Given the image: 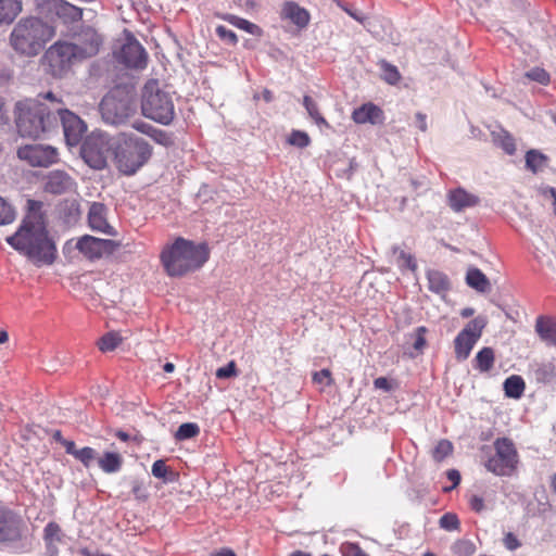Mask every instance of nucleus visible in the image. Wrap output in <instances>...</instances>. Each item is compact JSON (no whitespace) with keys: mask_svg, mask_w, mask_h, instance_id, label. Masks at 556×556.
I'll list each match as a JSON object with an SVG mask.
<instances>
[{"mask_svg":"<svg viewBox=\"0 0 556 556\" xmlns=\"http://www.w3.org/2000/svg\"><path fill=\"white\" fill-rule=\"evenodd\" d=\"M61 444L65 447V451L67 454L75 457L78 448L76 447V444L74 441L71 440H61Z\"/></svg>","mask_w":556,"mask_h":556,"instance_id":"0e129e2a","label":"nucleus"},{"mask_svg":"<svg viewBox=\"0 0 556 556\" xmlns=\"http://www.w3.org/2000/svg\"><path fill=\"white\" fill-rule=\"evenodd\" d=\"M535 332L546 344L556 346V318L539 316L535 320Z\"/></svg>","mask_w":556,"mask_h":556,"instance_id":"412c9836","label":"nucleus"},{"mask_svg":"<svg viewBox=\"0 0 556 556\" xmlns=\"http://www.w3.org/2000/svg\"><path fill=\"white\" fill-rule=\"evenodd\" d=\"M495 454L484 464L488 471L496 476H510L518 464V453L511 440L498 438L494 441Z\"/></svg>","mask_w":556,"mask_h":556,"instance_id":"6e6552de","label":"nucleus"},{"mask_svg":"<svg viewBox=\"0 0 556 556\" xmlns=\"http://www.w3.org/2000/svg\"><path fill=\"white\" fill-rule=\"evenodd\" d=\"M477 341L469 336L457 334L454 341L456 358L458 361L467 359Z\"/></svg>","mask_w":556,"mask_h":556,"instance_id":"c85d7f7f","label":"nucleus"},{"mask_svg":"<svg viewBox=\"0 0 556 556\" xmlns=\"http://www.w3.org/2000/svg\"><path fill=\"white\" fill-rule=\"evenodd\" d=\"M458 552L464 556H469L475 552V545L469 541H460L457 544Z\"/></svg>","mask_w":556,"mask_h":556,"instance_id":"bf43d9fd","label":"nucleus"},{"mask_svg":"<svg viewBox=\"0 0 556 556\" xmlns=\"http://www.w3.org/2000/svg\"><path fill=\"white\" fill-rule=\"evenodd\" d=\"M73 42L78 50V56L87 59L99 53L103 45V37L94 28L85 26L74 34Z\"/></svg>","mask_w":556,"mask_h":556,"instance_id":"4468645a","label":"nucleus"},{"mask_svg":"<svg viewBox=\"0 0 556 556\" xmlns=\"http://www.w3.org/2000/svg\"><path fill=\"white\" fill-rule=\"evenodd\" d=\"M122 342V337L117 332H108L98 341V346L102 352L115 350Z\"/></svg>","mask_w":556,"mask_h":556,"instance_id":"4c0bfd02","label":"nucleus"},{"mask_svg":"<svg viewBox=\"0 0 556 556\" xmlns=\"http://www.w3.org/2000/svg\"><path fill=\"white\" fill-rule=\"evenodd\" d=\"M379 65L382 71V78L384 81L390 85H396L401 80V74L394 65L384 60L381 61Z\"/></svg>","mask_w":556,"mask_h":556,"instance_id":"58836bf2","label":"nucleus"},{"mask_svg":"<svg viewBox=\"0 0 556 556\" xmlns=\"http://www.w3.org/2000/svg\"><path fill=\"white\" fill-rule=\"evenodd\" d=\"M17 156L30 166L48 167L58 161V151L51 146L26 144L17 150Z\"/></svg>","mask_w":556,"mask_h":556,"instance_id":"f8f14e48","label":"nucleus"},{"mask_svg":"<svg viewBox=\"0 0 556 556\" xmlns=\"http://www.w3.org/2000/svg\"><path fill=\"white\" fill-rule=\"evenodd\" d=\"M36 8L46 17L56 16L64 23L77 22L83 16L81 9L65 0H36Z\"/></svg>","mask_w":556,"mask_h":556,"instance_id":"9d476101","label":"nucleus"},{"mask_svg":"<svg viewBox=\"0 0 556 556\" xmlns=\"http://www.w3.org/2000/svg\"><path fill=\"white\" fill-rule=\"evenodd\" d=\"M45 539L48 542L61 541V528L55 522H49L45 528Z\"/></svg>","mask_w":556,"mask_h":556,"instance_id":"de8ad7c7","label":"nucleus"},{"mask_svg":"<svg viewBox=\"0 0 556 556\" xmlns=\"http://www.w3.org/2000/svg\"><path fill=\"white\" fill-rule=\"evenodd\" d=\"M392 252L394 255H397V265L401 268H408L410 270H416L417 264L412 254L406 253L405 251L401 250L399 247H393Z\"/></svg>","mask_w":556,"mask_h":556,"instance_id":"ea45409f","label":"nucleus"},{"mask_svg":"<svg viewBox=\"0 0 556 556\" xmlns=\"http://www.w3.org/2000/svg\"><path fill=\"white\" fill-rule=\"evenodd\" d=\"M54 37V29L34 16L21 18L12 28L10 47L20 55L36 56Z\"/></svg>","mask_w":556,"mask_h":556,"instance_id":"20e7f679","label":"nucleus"},{"mask_svg":"<svg viewBox=\"0 0 556 556\" xmlns=\"http://www.w3.org/2000/svg\"><path fill=\"white\" fill-rule=\"evenodd\" d=\"M210 257L205 243L195 244L184 238H177L161 253L162 265L170 277H181L201 268Z\"/></svg>","mask_w":556,"mask_h":556,"instance_id":"7ed1b4c3","label":"nucleus"},{"mask_svg":"<svg viewBox=\"0 0 556 556\" xmlns=\"http://www.w3.org/2000/svg\"><path fill=\"white\" fill-rule=\"evenodd\" d=\"M439 525L444 530L453 531L459 528V520L455 514L446 513L440 518Z\"/></svg>","mask_w":556,"mask_h":556,"instance_id":"49530a36","label":"nucleus"},{"mask_svg":"<svg viewBox=\"0 0 556 556\" xmlns=\"http://www.w3.org/2000/svg\"><path fill=\"white\" fill-rule=\"evenodd\" d=\"M155 142L162 144V146H169L172 144V138L170 136L164 131V130H161V129H157L155 128L153 134H151L150 136Z\"/></svg>","mask_w":556,"mask_h":556,"instance_id":"864d4df0","label":"nucleus"},{"mask_svg":"<svg viewBox=\"0 0 556 556\" xmlns=\"http://www.w3.org/2000/svg\"><path fill=\"white\" fill-rule=\"evenodd\" d=\"M200 432V428L197 424L186 422L179 426L176 431L175 438L178 441H185L197 437Z\"/></svg>","mask_w":556,"mask_h":556,"instance_id":"a19ab883","label":"nucleus"},{"mask_svg":"<svg viewBox=\"0 0 556 556\" xmlns=\"http://www.w3.org/2000/svg\"><path fill=\"white\" fill-rule=\"evenodd\" d=\"M99 467L106 473L117 472L123 465V457L118 453L105 452L98 459Z\"/></svg>","mask_w":556,"mask_h":556,"instance_id":"cd10ccee","label":"nucleus"},{"mask_svg":"<svg viewBox=\"0 0 556 556\" xmlns=\"http://www.w3.org/2000/svg\"><path fill=\"white\" fill-rule=\"evenodd\" d=\"M27 206L29 210V214L27 216H33V215L40 216L38 213L41 210V202L35 201V200H28Z\"/></svg>","mask_w":556,"mask_h":556,"instance_id":"e2e57ef3","label":"nucleus"},{"mask_svg":"<svg viewBox=\"0 0 556 556\" xmlns=\"http://www.w3.org/2000/svg\"><path fill=\"white\" fill-rule=\"evenodd\" d=\"M494 351L491 348H483L480 350L475 357V368L481 372L491 370L494 365Z\"/></svg>","mask_w":556,"mask_h":556,"instance_id":"7c9ffc66","label":"nucleus"},{"mask_svg":"<svg viewBox=\"0 0 556 556\" xmlns=\"http://www.w3.org/2000/svg\"><path fill=\"white\" fill-rule=\"evenodd\" d=\"M60 111L61 100L51 91L17 101L14 115L18 134L33 139L43 137L56 128V113Z\"/></svg>","mask_w":556,"mask_h":556,"instance_id":"f257e3e1","label":"nucleus"},{"mask_svg":"<svg viewBox=\"0 0 556 556\" xmlns=\"http://www.w3.org/2000/svg\"><path fill=\"white\" fill-rule=\"evenodd\" d=\"M237 375L235 362L228 363L226 366L220 367L216 371V377L220 379L235 377Z\"/></svg>","mask_w":556,"mask_h":556,"instance_id":"5fc2aeb1","label":"nucleus"},{"mask_svg":"<svg viewBox=\"0 0 556 556\" xmlns=\"http://www.w3.org/2000/svg\"><path fill=\"white\" fill-rule=\"evenodd\" d=\"M282 16L290 20L299 27H305L309 22L308 12L294 2H286L282 8Z\"/></svg>","mask_w":556,"mask_h":556,"instance_id":"5701e85b","label":"nucleus"},{"mask_svg":"<svg viewBox=\"0 0 556 556\" xmlns=\"http://www.w3.org/2000/svg\"><path fill=\"white\" fill-rule=\"evenodd\" d=\"M288 142L291 146H294L298 148H305L311 143V139L306 132L300 131V130H293L288 138Z\"/></svg>","mask_w":556,"mask_h":556,"instance_id":"a18cd8bd","label":"nucleus"},{"mask_svg":"<svg viewBox=\"0 0 556 556\" xmlns=\"http://www.w3.org/2000/svg\"><path fill=\"white\" fill-rule=\"evenodd\" d=\"M447 478L453 482L454 486L460 482V475L455 469H452L447 472Z\"/></svg>","mask_w":556,"mask_h":556,"instance_id":"774afa93","label":"nucleus"},{"mask_svg":"<svg viewBox=\"0 0 556 556\" xmlns=\"http://www.w3.org/2000/svg\"><path fill=\"white\" fill-rule=\"evenodd\" d=\"M503 541H504L505 547L509 551H515V549L519 548L521 545L519 540L517 539V536L511 532H508L505 535Z\"/></svg>","mask_w":556,"mask_h":556,"instance_id":"6e6d98bb","label":"nucleus"},{"mask_svg":"<svg viewBox=\"0 0 556 556\" xmlns=\"http://www.w3.org/2000/svg\"><path fill=\"white\" fill-rule=\"evenodd\" d=\"M109 208L101 202H92L88 210L87 222L92 231L114 237L115 228L108 220Z\"/></svg>","mask_w":556,"mask_h":556,"instance_id":"f3484780","label":"nucleus"},{"mask_svg":"<svg viewBox=\"0 0 556 556\" xmlns=\"http://www.w3.org/2000/svg\"><path fill=\"white\" fill-rule=\"evenodd\" d=\"M466 282L478 292H490L491 283L486 276L478 268H469L466 275Z\"/></svg>","mask_w":556,"mask_h":556,"instance_id":"a878e982","label":"nucleus"},{"mask_svg":"<svg viewBox=\"0 0 556 556\" xmlns=\"http://www.w3.org/2000/svg\"><path fill=\"white\" fill-rule=\"evenodd\" d=\"M469 505L476 513H481L484 509V501L481 496L472 494L469 498Z\"/></svg>","mask_w":556,"mask_h":556,"instance_id":"13d9d810","label":"nucleus"},{"mask_svg":"<svg viewBox=\"0 0 556 556\" xmlns=\"http://www.w3.org/2000/svg\"><path fill=\"white\" fill-rule=\"evenodd\" d=\"M15 219V211L2 197H0V225H7Z\"/></svg>","mask_w":556,"mask_h":556,"instance_id":"37998d69","label":"nucleus"},{"mask_svg":"<svg viewBox=\"0 0 556 556\" xmlns=\"http://www.w3.org/2000/svg\"><path fill=\"white\" fill-rule=\"evenodd\" d=\"M114 54L116 60L126 67L142 70L147 66L148 54L131 34L126 35L125 41Z\"/></svg>","mask_w":556,"mask_h":556,"instance_id":"1a4fd4ad","label":"nucleus"},{"mask_svg":"<svg viewBox=\"0 0 556 556\" xmlns=\"http://www.w3.org/2000/svg\"><path fill=\"white\" fill-rule=\"evenodd\" d=\"M22 12V0H0V25L11 24Z\"/></svg>","mask_w":556,"mask_h":556,"instance_id":"b1692460","label":"nucleus"},{"mask_svg":"<svg viewBox=\"0 0 556 556\" xmlns=\"http://www.w3.org/2000/svg\"><path fill=\"white\" fill-rule=\"evenodd\" d=\"M21 538V520L7 509H0V541L13 542Z\"/></svg>","mask_w":556,"mask_h":556,"instance_id":"a211bd4d","label":"nucleus"},{"mask_svg":"<svg viewBox=\"0 0 556 556\" xmlns=\"http://www.w3.org/2000/svg\"><path fill=\"white\" fill-rule=\"evenodd\" d=\"M56 118L61 121L66 143L71 147L79 144L87 131L86 123L78 115L65 109L62 101Z\"/></svg>","mask_w":556,"mask_h":556,"instance_id":"ddd939ff","label":"nucleus"},{"mask_svg":"<svg viewBox=\"0 0 556 556\" xmlns=\"http://www.w3.org/2000/svg\"><path fill=\"white\" fill-rule=\"evenodd\" d=\"M493 141L501 147L507 154L513 155L516 152L515 140L509 132L504 129L492 132Z\"/></svg>","mask_w":556,"mask_h":556,"instance_id":"2f4dec72","label":"nucleus"},{"mask_svg":"<svg viewBox=\"0 0 556 556\" xmlns=\"http://www.w3.org/2000/svg\"><path fill=\"white\" fill-rule=\"evenodd\" d=\"M75 458L79 460L85 467H89L91 463L97 458V452L89 446L78 448Z\"/></svg>","mask_w":556,"mask_h":556,"instance_id":"c03bdc74","label":"nucleus"},{"mask_svg":"<svg viewBox=\"0 0 556 556\" xmlns=\"http://www.w3.org/2000/svg\"><path fill=\"white\" fill-rule=\"evenodd\" d=\"M526 168L533 174L544 170L548 166V156L539 150L532 149L526 153Z\"/></svg>","mask_w":556,"mask_h":556,"instance_id":"393cba45","label":"nucleus"},{"mask_svg":"<svg viewBox=\"0 0 556 556\" xmlns=\"http://www.w3.org/2000/svg\"><path fill=\"white\" fill-rule=\"evenodd\" d=\"M114 137L104 132L93 131L86 137L80 148V155L85 163L97 170L108 166V159L113 155Z\"/></svg>","mask_w":556,"mask_h":556,"instance_id":"0eeeda50","label":"nucleus"},{"mask_svg":"<svg viewBox=\"0 0 556 556\" xmlns=\"http://www.w3.org/2000/svg\"><path fill=\"white\" fill-rule=\"evenodd\" d=\"M7 242L37 266L51 265L56 256V248L48 236L41 216H26L17 231L7 238Z\"/></svg>","mask_w":556,"mask_h":556,"instance_id":"f03ea898","label":"nucleus"},{"mask_svg":"<svg viewBox=\"0 0 556 556\" xmlns=\"http://www.w3.org/2000/svg\"><path fill=\"white\" fill-rule=\"evenodd\" d=\"M485 326L486 319L482 316H478L470 320L458 334L469 336L476 340H479Z\"/></svg>","mask_w":556,"mask_h":556,"instance_id":"473e14b6","label":"nucleus"},{"mask_svg":"<svg viewBox=\"0 0 556 556\" xmlns=\"http://www.w3.org/2000/svg\"><path fill=\"white\" fill-rule=\"evenodd\" d=\"M453 452V444L448 440H440L432 451V458L440 463Z\"/></svg>","mask_w":556,"mask_h":556,"instance_id":"79ce46f5","label":"nucleus"},{"mask_svg":"<svg viewBox=\"0 0 556 556\" xmlns=\"http://www.w3.org/2000/svg\"><path fill=\"white\" fill-rule=\"evenodd\" d=\"M49 65L54 70V73L61 72L67 67L72 60L79 59L78 50L74 42H55L51 46L45 54Z\"/></svg>","mask_w":556,"mask_h":556,"instance_id":"dca6fc26","label":"nucleus"},{"mask_svg":"<svg viewBox=\"0 0 556 556\" xmlns=\"http://www.w3.org/2000/svg\"><path fill=\"white\" fill-rule=\"evenodd\" d=\"M448 205L454 212H462L468 207H473L479 203V198L467 192L463 188L451 190L447 194Z\"/></svg>","mask_w":556,"mask_h":556,"instance_id":"6ab92c4d","label":"nucleus"},{"mask_svg":"<svg viewBox=\"0 0 556 556\" xmlns=\"http://www.w3.org/2000/svg\"><path fill=\"white\" fill-rule=\"evenodd\" d=\"M132 128L138 130L141 134L148 135L149 137L151 136V134H153V131L155 129V127H153L152 125H150L143 121L134 122Z\"/></svg>","mask_w":556,"mask_h":556,"instance_id":"4d7b16f0","label":"nucleus"},{"mask_svg":"<svg viewBox=\"0 0 556 556\" xmlns=\"http://www.w3.org/2000/svg\"><path fill=\"white\" fill-rule=\"evenodd\" d=\"M74 186L72 177L62 170H53L47 177L46 191L53 194H62Z\"/></svg>","mask_w":556,"mask_h":556,"instance_id":"aec40b11","label":"nucleus"},{"mask_svg":"<svg viewBox=\"0 0 556 556\" xmlns=\"http://www.w3.org/2000/svg\"><path fill=\"white\" fill-rule=\"evenodd\" d=\"M313 381L317 384L330 386L333 380L329 369H321L313 374Z\"/></svg>","mask_w":556,"mask_h":556,"instance_id":"3c124183","label":"nucleus"},{"mask_svg":"<svg viewBox=\"0 0 556 556\" xmlns=\"http://www.w3.org/2000/svg\"><path fill=\"white\" fill-rule=\"evenodd\" d=\"M374 386L376 389L383 390L386 392H389L392 390V383L391 381L386 377H379L374 380Z\"/></svg>","mask_w":556,"mask_h":556,"instance_id":"052dcab7","label":"nucleus"},{"mask_svg":"<svg viewBox=\"0 0 556 556\" xmlns=\"http://www.w3.org/2000/svg\"><path fill=\"white\" fill-rule=\"evenodd\" d=\"M352 118L357 124H377L382 121V111L377 105L367 103L355 109Z\"/></svg>","mask_w":556,"mask_h":556,"instance_id":"4be33fe9","label":"nucleus"},{"mask_svg":"<svg viewBox=\"0 0 556 556\" xmlns=\"http://www.w3.org/2000/svg\"><path fill=\"white\" fill-rule=\"evenodd\" d=\"M102 118L112 125L122 124L130 114L126 99H118L114 93L106 94L100 103Z\"/></svg>","mask_w":556,"mask_h":556,"instance_id":"2eb2a0df","label":"nucleus"},{"mask_svg":"<svg viewBox=\"0 0 556 556\" xmlns=\"http://www.w3.org/2000/svg\"><path fill=\"white\" fill-rule=\"evenodd\" d=\"M218 17H220L222 20H225L227 22H229L230 24H232L233 26L240 28V29H243L252 35H255L258 33L260 28L257 25L244 20V18H241V17H238L236 15H232V14H217Z\"/></svg>","mask_w":556,"mask_h":556,"instance_id":"72a5a7b5","label":"nucleus"},{"mask_svg":"<svg viewBox=\"0 0 556 556\" xmlns=\"http://www.w3.org/2000/svg\"><path fill=\"white\" fill-rule=\"evenodd\" d=\"M415 118H416V126L421 131H426L427 130V116L425 114L418 112V113H416Z\"/></svg>","mask_w":556,"mask_h":556,"instance_id":"338daca9","label":"nucleus"},{"mask_svg":"<svg viewBox=\"0 0 556 556\" xmlns=\"http://www.w3.org/2000/svg\"><path fill=\"white\" fill-rule=\"evenodd\" d=\"M527 77L540 84H546L549 79L547 72L542 68H533L527 73Z\"/></svg>","mask_w":556,"mask_h":556,"instance_id":"603ef678","label":"nucleus"},{"mask_svg":"<svg viewBox=\"0 0 556 556\" xmlns=\"http://www.w3.org/2000/svg\"><path fill=\"white\" fill-rule=\"evenodd\" d=\"M427 333V328L421 326V327H418L414 334H413V338H414V342H413V346L415 348V350L417 351H421L425 346H426V336Z\"/></svg>","mask_w":556,"mask_h":556,"instance_id":"09e8293b","label":"nucleus"},{"mask_svg":"<svg viewBox=\"0 0 556 556\" xmlns=\"http://www.w3.org/2000/svg\"><path fill=\"white\" fill-rule=\"evenodd\" d=\"M303 104H304L308 115L315 121V123L317 125H319V126L323 125V126L329 127V124L327 123V121L319 113L317 103L309 96H304Z\"/></svg>","mask_w":556,"mask_h":556,"instance_id":"e433bc0d","label":"nucleus"},{"mask_svg":"<svg viewBox=\"0 0 556 556\" xmlns=\"http://www.w3.org/2000/svg\"><path fill=\"white\" fill-rule=\"evenodd\" d=\"M131 491L134 493V495L137 497V498H142L144 497L143 495V488H142V483L138 480H134L131 482Z\"/></svg>","mask_w":556,"mask_h":556,"instance_id":"69168bd1","label":"nucleus"},{"mask_svg":"<svg viewBox=\"0 0 556 556\" xmlns=\"http://www.w3.org/2000/svg\"><path fill=\"white\" fill-rule=\"evenodd\" d=\"M556 378V367L553 363H544L535 369V379L542 383H549Z\"/></svg>","mask_w":556,"mask_h":556,"instance_id":"c9c22d12","label":"nucleus"},{"mask_svg":"<svg viewBox=\"0 0 556 556\" xmlns=\"http://www.w3.org/2000/svg\"><path fill=\"white\" fill-rule=\"evenodd\" d=\"M344 556H367L357 545L349 544L344 549Z\"/></svg>","mask_w":556,"mask_h":556,"instance_id":"680f3d73","label":"nucleus"},{"mask_svg":"<svg viewBox=\"0 0 556 556\" xmlns=\"http://www.w3.org/2000/svg\"><path fill=\"white\" fill-rule=\"evenodd\" d=\"M152 147L142 138L121 132L114 136L113 159L124 175L136 174L151 157Z\"/></svg>","mask_w":556,"mask_h":556,"instance_id":"39448f33","label":"nucleus"},{"mask_svg":"<svg viewBox=\"0 0 556 556\" xmlns=\"http://www.w3.org/2000/svg\"><path fill=\"white\" fill-rule=\"evenodd\" d=\"M152 475L164 482H173L177 476L176 472L166 466L163 459H157L153 463Z\"/></svg>","mask_w":556,"mask_h":556,"instance_id":"f704fd0d","label":"nucleus"},{"mask_svg":"<svg viewBox=\"0 0 556 556\" xmlns=\"http://www.w3.org/2000/svg\"><path fill=\"white\" fill-rule=\"evenodd\" d=\"M525 381L520 376L513 375L504 381V391L506 396L519 399L525 392Z\"/></svg>","mask_w":556,"mask_h":556,"instance_id":"c756f323","label":"nucleus"},{"mask_svg":"<svg viewBox=\"0 0 556 556\" xmlns=\"http://www.w3.org/2000/svg\"><path fill=\"white\" fill-rule=\"evenodd\" d=\"M141 112L162 125H169L175 117L173 94L161 88L157 80H149L141 94Z\"/></svg>","mask_w":556,"mask_h":556,"instance_id":"423d86ee","label":"nucleus"},{"mask_svg":"<svg viewBox=\"0 0 556 556\" xmlns=\"http://www.w3.org/2000/svg\"><path fill=\"white\" fill-rule=\"evenodd\" d=\"M428 287L438 294L444 293L450 289V281L445 274L439 270H429L427 273Z\"/></svg>","mask_w":556,"mask_h":556,"instance_id":"bb28decb","label":"nucleus"},{"mask_svg":"<svg viewBox=\"0 0 556 556\" xmlns=\"http://www.w3.org/2000/svg\"><path fill=\"white\" fill-rule=\"evenodd\" d=\"M216 34L222 40H225L230 45H236L238 41L237 35L223 25L216 27Z\"/></svg>","mask_w":556,"mask_h":556,"instance_id":"8fccbe9b","label":"nucleus"},{"mask_svg":"<svg viewBox=\"0 0 556 556\" xmlns=\"http://www.w3.org/2000/svg\"><path fill=\"white\" fill-rule=\"evenodd\" d=\"M121 243L110 239H100L85 235L76 243V249L89 260L101 258L113 254Z\"/></svg>","mask_w":556,"mask_h":556,"instance_id":"9b49d317","label":"nucleus"}]
</instances>
